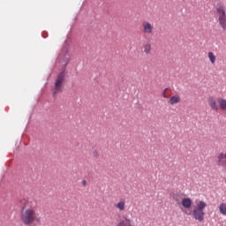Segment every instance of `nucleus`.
I'll return each mask as SVG.
<instances>
[{
  "label": "nucleus",
  "mask_w": 226,
  "mask_h": 226,
  "mask_svg": "<svg viewBox=\"0 0 226 226\" xmlns=\"http://www.w3.org/2000/svg\"><path fill=\"white\" fill-rule=\"evenodd\" d=\"M207 207V204L205 201H199L196 206L193 207L192 212L189 210H183V213L191 216L192 215L194 220H198V222H202L204 220L205 213L204 208Z\"/></svg>",
  "instance_id": "obj_2"
},
{
  "label": "nucleus",
  "mask_w": 226,
  "mask_h": 226,
  "mask_svg": "<svg viewBox=\"0 0 226 226\" xmlns=\"http://www.w3.org/2000/svg\"><path fill=\"white\" fill-rule=\"evenodd\" d=\"M216 102L217 100L215 99L214 96H208L207 98L208 106L210 107L211 110H214L215 112H218L219 110L218 102Z\"/></svg>",
  "instance_id": "obj_6"
},
{
  "label": "nucleus",
  "mask_w": 226,
  "mask_h": 226,
  "mask_svg": "<svg viewBox=\"0 0 226 226\" xmlns=\"http://www.w3.org/2000/svg\"><path fill=\"white\" fill-rule=\"evenodd\" d=\"M141 50L143 54H146L147 56L151 54V50H153V47L151 46V42H146L142 48Z\"/></svg>",
  "instance_id": "obj_10"
},
{
  "label": "nucleus",
  "mask_w": 226,
  "mask_h": 226,
  "mask_svg": "<svg viewBox=\"0 0 226 226\" xmlns=\"http://www.w3.org/2000/svg\"><path fill=\"white\" fill-rule=\"evenodd\" d=\"M175 200H176L177 202H179V200H178L177 198H175Z\"/></svg>",
  "instance_id": "obj_19"
},
{
  "label": "nucleus",
  "mask_w": 226,
  "mask_h": 226,
  "mask_svg": "<svg viewBox=\"0 0 226 226\" xmlns=\"http://www.w3.org/2000/svg\"><path fill=\"white\" fill-rule=\"evenodd\" d=\"M93 155H94L95 158H98V157L100 156V154L98 153L97 150H94V151L93 152Z\"/></svg>",
  "instance_id": "obj_15"
},
{
  "label": "nucleus",
  "mask_w": 226,
  "mask_h": 226,
  "mask_svg": "<svg viewBox=\"0 0 226 226\" xmlns=\"http://www.w3.org/2000/svg\"><path fill=\"white\" fill-rule=\"evenodd\" d=\"M142 32L144 34H153L154 33V25L149 21H144L142 23Z\"/></svg>",
  "instance_id": "obj_5"
},
{
  "label": "nucleus",
  "mask_w": 226,
  "mask_h": 226,
  "mask_svg": "<svg viewBox=\"0 0 226 226\" xmlns=\"http://www.w3.org/2000/svg\"><path fill=\"white\" fill-rule=\"evenodd\" d=\"M219 213L222 215V216H226V203H221L219 205Z\"/></svg>",
  "instance_id": "obj_13"
},
{
  "label": "nucleus",
  "mask_w": 226,
  "mask_h": 226,
  "mask_svg": "<svg viewBox=\"0 0 226 226\" xmlns=\"http://www.w3.org/2000/svg\"><path fill=\"white\" fill-rule=\"evenodd\" d=\"M120 226H131L132 225V220L125 218L124 221L120 222Z\"/></svg>",
  "instance_id": "obj_14"
},
{
  "label": "nucleus",
  "mask_w": 226,
  "mask_h": 226,
  "mask_svg": "<svg viewBox=\"0 0 226 226\" xmlns=\"http://www.w3.org/2000/svg\"><path fill=\"white\" fill-rule=\"evenodd\" d=\"M182 206L185 209L182 208V211H188L192 207V199L185 198L182 200Z\"/></svg>",
  "instance_id": "obj_8"
},
{
  "label": "nucleus",
  "mask_w": 226,
  "mask_h": 226,
  "mask_svg": "<svg viewBox=\"0 0 226 226\" xmlns=\"http://www.w3.org/2000/svg\"><path fill=\"white\" fill-rule=\"evenodd\" d=\"M64 89V72H60L55 81L53 96L58 94V93H63Z\"/></svg>",
  "instance_id": "obj_4"
},
{
  "label": "nucleus",
  "mask_w": 226,
  "mask_h": 226,
  "mask_svg": "<svg viewBox=\"0 0 226 226\" xmlns=\"http://www.w3.org/2000/svg\"><path fill=\"white\" fill-rule=\"evenodd\" d=\"M115 207L118 209V211L123 212L126 209V200L121 199L116 205Z\"/></svg>",
  "instance_id": "obj_9"
},
{
  "label": "nucleus",
  "mask_w": 226,
  "mask_h": 226,
  "mask_svg": "<svg viewBox=\"0 0 226 226\" xmlns=\"http://www.w3.org/2000/svg\"><path fill=\"white\" fill-rule=\"evenodd\" d=\"M68 63H70V60L67 59V60L65 61V64H68Z\"/></svg>",
  "instance_id": "obj_18"
},
{
  "label": "nucleus",
  "mask_w": 226,
  "mask_h": 226,
  "mask_svg": "<svg viewBox=\"0 0 226 226\" xmlns=\"http://www.w3.org/2000/svg\"><path fill=\"white\" fill-rule=\"evenodd\" d=\"M166 91H167V88L162 93L164 98H167V96L165 95Z\"/></svg>",
  "instance_id": "obj_17"
},
{
  "label": "nucleus",
  "mask_w": 226,
  "mask_h": 226,
  "mask_svg": "<svg viewBox=\"0 0 226 226\" xmlns=\"http://www.w3.org/2000/svg\"><path fill=\"white\" fill-rule=\"evenodd\" d=\"M217 103H218L221 110H222V111L226 110V99L219 97V98H217Z\"/></svg>",
  "instance_id": "obj_11"
},
{
  "label": "nucleus",
  "mask_w": 226,
  "mask_h": 226,
  "mask_svg": "<svg viewBox=\"0 0 226 226\" xmlns=\"http://www.w3.org/2000/svg\"><path fill=\"white\" fill-rule=\"evenodd\" d=\"M82 185H83V186H87V181L83 180V181H82Z\"/></svg>",
  "instance_id": "obj_16"
},
{
  "label": "nucleus",
  "mask_w": 226,
  "mask_h": 226,
  "mask_svg": "<svg viewBox=\"0 0 226 226\" xmlns=\"http://www.w3.org/2000/svg\"><path fill=\"white\" fill-rule=\"evenodd\" d=\"M207 57L211 64H216V55H215L213 51H209L207 53Z\"/></svg>",
  "instance_id": "obj_12"
},
{
  "label": "nucleus",
  "mask_w": 226,
  "mask_h": 226,
  "mask_svg": "<svg viewBox=\"0 0 226 226\" xmlns=\"http://www.w3.org/2000/svg\"><path fill=\"white\" fill-rule=\"evenodd\" d=\"M169 105H177V103H181V96L178 94L172 95L169 100H168Z\"/></svg>",
  "instance_id": "obj_7"
},
{
  "label": "nucleus",
  "mask_w": 226,
  "mask_h": 226,
  "mask_svg": "<svg viewBox=\"0 0 226 226\" xmlns=\"http://www.w3.org/2000/svg\"><path fill=\"white\" fill-rule=\"evenodd\" d=\"M215 13L218 17L217 20L222 31H226V7L223 3H220L215 6Z\"/></svg>",
  "instance_id": "obj_3"
},
{
  "label": "nucleus",
  "mask_w": 226,
  "mask_h": 226,
  "mask_svg": "<svg viewBox=\"0 0 226 226\" xmlns=\"http://www.w3.org/2000/svg\"><path fill=\"white\" fill-rule=\"evenodd\" d=\"M27 204L29 205L30 208L23 207L21 211V222L24 223V225H31L32 223H34L36 220H38V214L36 213V210L33 208V206L36 204V202L28 201Z\"/></svg>",
  "instance_id": "obj_1"
}]
</instances>
